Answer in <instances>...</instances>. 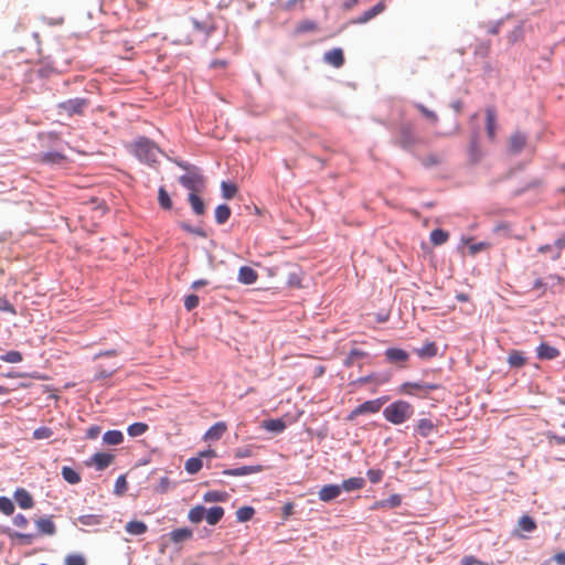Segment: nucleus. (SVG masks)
Listing matches in <instances>:
<instances>
[{
	"label": "nucleus",
	"mask_w": 565,
	"mask_h": 565,
	"mask_svg": "<svg viewBox=\"0 0 565 565\" xmlns=\"http://www.w3.org/2000/svg\"><path fill=\"white\" fill-rule=\"evenodd\" d=\"M414 414L413 406L406 401H396L383 411L385 419L394 425H401Z\"/></svg>",
	"instance_id": "f257e3e1"
},
{
	"label": "nucleus",
	"mask_w": 565,
	"mask_h": 565,
	"mask_svg": "<svg viewBox=\"0 0 565 565\" xmlns=\"http://www.w3.org/2000/svg\"><path fill=\"white\" fill-rule=\"evenodd\" d=\"M134 150L138 159L148 164L156 163L160 154L159 148L152 141L146 138H141L136 141Z\"/></svg>",
	"instance_id": "f03ea898"
},
{
	"label": "nucleus",
	"mask_w": 565,
	"mask_h": 565,
	"mask_svg": "<svg viewBox=\"0 0 565 565\" xmlns=\"http://www.w3.org/2000/svg\"><path fill=\"white\" fill-rule=\"evenodd\" d=\"M440 388L441 385L438 383L405 382L401 385L399 392L406 395H416L422 398H427L430 392Z\"/></svg>",
	"instance_id": "7ed1b4c3"
},
{
	"label": "nucleus",
	"mask_w": 565,
	"mask_h": 565,
	"mask_svg": "<svg viewBox=\"0 0 565 565\" xmlns=\"http://www.w3.org/2000/svg\"><path fill=\"white\" fill-rule=\"evenodd\" d=\"M90 102L87 98H71L65 102L57 104V109L60 114H65L68 117L72 116H82L85 113V109L89 106Z\"/></svg>",
	"instance_id": "20e7f679"
},
{
	"label": "nucleus",
	"mask_w": 565,
	"mask_h": 565,
	"mask_svg": "<svg viewBox=\"0 0 565 565\" xmlns=\"http://www.w3.org/2000/svg\"><path fill=\"white\" fill-rule=\"evenodd\" d=\"M179 182L186 188L190 193L199 194L205 188V179L198 171H190L179 178Z\"/></svg>",
	"instance_id": "39448f33"
},
{
	"label": "nucleus",
	"mask_w": 565,
	"mask_h": 565,
	"mask_svg": "<svg viewBox=\"0 0 565 565\" xmlns=\"http://www.w3.org/2000/svg\"><path fill=\"white\" fill-rule=\"evenodd\" d=\"M418 142L417 137L414 134V129L409 124H403L399 127L396 143L402 148L409 149Z\"/></svg>",
	"instance_id": "423d86ee"
},
{
	"label": "nucleus",
	"mask_w": 565,
	"mask_h": 565,
	"mask_svg": "<svg viewBox=\"0 0 565 565\" xmlns=\"http://www.w3.org/2000/svg\"><path fill=\"white\" fill-rule=\"evenodd\" d=\"M381 399H372L366 401L362 403L361 405L356 406L349 415V419H354L355 417L363 415V414H375L380 412L382 407Z\"/></svg>",
	"instance_id": "0eeeda50"
},
{
	"label": "nucleus",
	"mask_w": 565,
	"mask_h": 565,
	"mask_svg": "<svg viewBox=\"0 0 565 565\" xmlns=\"http://www.w3.org/2000/svg\"><path fill=\"white\" fill-rule=\"evenodd\" d=\"M386 9V4L384 0L379 1L374 7L371 9L364 11L361 15L355 18L352 22L354 24H364L372 19H374L376 15L381 14Z\"/></svg>",
	"instance_id": "6e6552de"
},
{
	"label": "nucleus",
	"mask_w": 565,
	"mask_h": 565,
	"mask_svg": "<svg viewBox=\"0 0 565 565\" xmlns=\"http://www.w3.org/2000/svg\"><path fill=\"white\" fill-rule=\"evenodd\" d=\"M486 131L488 138L493 141L497 135V111L492 106L486 109Z\"/></svg>",
	"instance_id": "1a4fd4ad"
},
{
	"label": "nucleus",
	"mask_w": 565,
	"mask_h": 565,
	"mask_svg": "<svg viewBox=\"0 0 565 565\" xmlns=\"http://www.w3.org/2000/svg\"><path fill=\"white\" fill-rule=\"evenodd\" d=\"M341 492L340 484H326L319 490L318 497L322 502H330L337 499Z\"/></svg>",
	"instance_id": "9d476101"
},
{
	"label": "nucleus",
	"mask_w": 565,
	"mask_h": 565,
	"mask_svg": "<svg viewBox=\"0 0 565 565\" xmlns=\"http://www.w3.org/2000/svg\"><path fill=\"white\" fill-rule=\"evenodd\" d=\"M263 470H264V467L260 465L244 466V467L234 468V469H226L223 471V475L231 476V477H241V476H246V475H252V473H258V472H262Z\"/></svg>",
	"instance_id": "9b49d317"
},
{
	"label": "nucleus",
	"mask_w": 565,
	"mask_h": 565,
	"mask_svg": "<svg viewBox=\"0 0 565 565\" xmlns=\"http://www.w3.org/2000/svg\"><path fill=\"white\" fill-rule=\"evenodd\" d=\"M227 426L224 422H217L211 426L203 436L204 440H218L226 433Z\"/></svg>",
	"instance_id": "f8f14e48"
},
{
	"label": "nucleus",
	"mask_w": 565,
	"mask_h": 565,
	"mask_svg": "<svg viewBox=\"0 0 565 565\" xmlns=\"http://www.w3.org/2000/svg\"><path fill=\"white\" fill-rule=\"evenodd\" d=\"M324 62L328 64L339 68L344 64V55L341 49H332L324 53L323 55Z\"/></svg>",
	"instance_id": "ddd939ff"
},
{
	"label": "nucleus",
	"mask_w": 565,
	"mask_h": 565,
	"mask_svg": "<svg viewBox=\"0 0 565 565\" xmlns=\"http://www.w3.org/2000/svg\"><path fill=\"white\" fill-rule=\"evenodd\" d=\"M565 248V237L557 238L552 245H543L539 248V252L544 254L547 249H553L551 259L556 260L561 257L563 249Z\"/></svg>",
	"instance_id": "4468645a"
},
{
	"label": "nucleus",
	"mask_w": 565,
	"mask_h": 565,
	"mask_svg": "<svg viewBox=\"0 0 565 565\" xmlns=\"http://www.w3.org/2000/svg\"><path fill=\"white\" fill-rule=\"evenodd\" d=\"M14 499L21 509H31L34 504L31 494L23 488L15 490Z\"/></svg>",
	"instance_id": "2eb2a0df"
},
{
	"label": "nucleus",
	"mask_w": 565,
	"mask_h": 565,
	"mask_svg": "<svg viewBox=\"0 0 565 565\" xmlns=\"http://www.w3.org/2000/svg\"><path fill=\"white\" fill-rule=\"evenodd\" d=\"M526 145V137L521 132H515L510 137L509 149L512 153H519Z\"/></svg>",
	"instance_id": "dca6fc26"
},
{
	"label": "nucleus",
	"mask_w": 565,
	"mask_h": 565,
	"mask_svg": "<svg viewBox=\"0 0 565 565\" xmlns=\"http://www.w3.org/2000/svg\"><path fill=\"white\" fill-rule=\"evenodd\" d=\"M536 353L540 360H553L559 355V351L547 343H541Z\"/></svg>",
	"instance_id": "f3484780"
},
{
	"label": "nucleus",
	"mask_w": 565,
	"mask_h": 565,
	"mask_svg": "<svg viewBox=\"0 0 565 565\" xmlns=\"http://www.w3.org/2000/svg\"><path fill=\"white\" fill-rule=\"evenodd\" d=\"M364 486H365V480L361 477L349 478L340 484L341 491H347V492L361 490L364 488Z\"/></svg>",
	"instance_id": "a211bd4d"
},
{
	"label": "nucleus",
	"mask_w": 565,
	"mask_h": 565,
	"mask_svg": "<svg viewBox=\"0 0 565 565\" xmlns=\"http://www.w3.org/2000/svg\"><path fill=\"white\" fill-rule=\"evenodd\" d=\"M258 278V274L249 266H243L238 271V280L245 285L254 284Z\"/></svg>",
	"instance_id": "6ab92c4d"
},
{
	"label": "nucleus",
	"mask_w": 565,
	"mask_h": 565,
	"mask_svg": "<svg viewBox=\"0 0 565 565\" xmlns=\"http://www.w3.org/2000/svg\"><path fill=\"white\" fill-rule=\"evenodd\" d=\"M414 352L422 359H431L437 355L438 348L435 342H426L422 348H417Z\"/></svg>",
	"instance_id": "aec40b11"
},
{
	"label": "nucleus",
	"mask_w": 565,
	"mask_h": 565,
	"mask_svg": "<svg viewBox=\"0 0 565 565\" xmlns=\"http://www.w3.org/2000/svg\"><path fill=\"white\" fill-rule=\"evenodd\" d=\"M367 356H369L367 352H365L363 350H360V349H356V348H353L348 353L345 360L343 361V364L347 367H351L354 364H356L360 360H363V359H365Z\"/></svg>",
	"instance_id": "412c9836"
},
{
	"label": "nucleus",
	"mask_w": 565,
	"mask_h": 565,
	"mask_svg": "<svg viewBox=\"0 0 565 565\" xmlns=\"http://www.w3.org/2000/svg\"><path fill=\"white\" fill-rule=\"evenodd\" d=\"M114 460V456L107 452H97L93 456L92 461L97 470L107 468Z\"/></svg>",
	"instance_id": "4be33fe9"
},
{
	"label": "nucleus",
	"mask_w": 565,
	"mask_h": 565,
	"mask_svg": "<svg viewBox=\"0 0 565 565\" xmlns=\"http://www.w3.org/2000/svg\"><path fill=\"white\" fill-rule=\"evenodd\" d=\"M385 355L390 362H405L408 360V353L398 348H390L385 351Z\"/></svg>",
	"instance_id": "5701e85b"
},
{
	"label": "nucleus",
	"mask_w": 565,
	"mask_h": 565,
	"mask_svg": "<svg viewBox=\"0 0 565 565\" xmlns=\"http://www.w3.org/2000/svg\"><path fill=\"white\" fill-rule=\"evenodd\" d=\"M224 515V509L222 507H212L205 512V520L210 525L217 524Z\"/></svg>",
	"instance_id": "b1692460"
},
{
	"label": "nucleus",
	"mask_w": 565,
	"mask_h": 565,
	"mask_svg": "<svg viewBox=\"0 0 565 565\" xmlns=\"http://www.w3.org/2000/svg\"><path fill=\"white\" fill-rule=\"evenodd\" d=\"M402 503V498L399 494H392L385 500L376 501L372 509H380V508H396L399 507Z\"/></svg>",
	"instance_id": "393cba45"
},
{
	"label": "nucleus",
	"mask_w": 565,
	"mask_h": 565,
	"mask_svg": "<svg viewBox=\"0 0 565 565\" xmlns=\"http://www.w3.org/2000/svg\"><path fill=\"white\" fill-rule=\"evenodd\" d=\"M40 160L45 163L61 164L66 161V157L57 151H49L40 156Z\"/></svg>",
	"instance_id": "a878e982"
},
{
	"label": "nucleus",
	"mask_w": 565,
	"mask_h": 565,
	"mask_svg": "<svg viewBox=\"0 0 565 565\" xmlns=\"http://www.w3.org/2000/svg\"><path fill=\"white\" fill-rule=\"evenodd\" d=\"M417 433L422 437H428L435 429V425L428 418H422L416 425Z\"/></svg>",
	"instance_id": "bb28decb"
},
{
	"label": "nucleus",
	"mask_w": 565,
	"mask_h": 565,
	"mask_svg": "<svg viewBox=\"0 0 565 565\" xmlns=\"http://www.w3.org/2000/svg\"><path fill=\"white\" fill-rule=\"evenodd\" d=\"M36 526L42 534L53 535L56 531L54 522L49 518L39 519Z\"/></svg>",
	"instance_id": "cd10ccee"
},
{
	"label": "nucleus",
	"mask_w": 565,
	"mask_h": 565,
	"mask_svg": "<svg viewBox=\"0 0 565 565\" xmlns=\"http://www.w3.org/2000/svg\"><path fill=\"white\" fill-rule=\"evenodd\" d=\"M189 203L196 215H203L205 213V205L199 194L190 193Z\"/></svg>",
	"instance_id": "c85d7f7f"
},
{
	"label": "nucleus",
	"mask_w": 565,
	"mask_h": 565,
	"mask_svg": "<svg viewBox=\"0 0 565 565\" xmlns=\"http://www.w3.org/2000/svg\"><path fill=\"white\" fill-rule=\"evenodd\" d=\"M148 526L142 521H130L126 524V531L131 535H141L146 533Z\"/></svg>",
	"instance_id": "c756f323"
},
{
	"label": "nucleus",
	"mask_w": 565,
	"mask_h": 565,
	"mask_svg": "<svg viewBox=\"0 0 565 565\" xmlns=\"http://www.w3.org/2000/svg\"><path fill=\"white\" fill-rule=\"evenodd\" d=\"M449 238L448 232L441 230V228H435L430 233V242L435 246H439L445 244Z\"/></svg>",
	"instance_id": "7c9ffc66"
},
{
	"label": "nucleus",
	"mask_w": 565,
	"mask_h": 565,
	"mask_svg": "<svg viewBox=\"0 0 565 565\" xmlns=\"http://www.w3.org/2000/svg\"><path fill=\"white\" fill-rule=\"evenodd\" d=\"M103 440L107 445H119L124 440V435L119 430H108L104 434Z\"/></svg>",
	"instance_id": "2f4dec72"
},
{
	"label": "nucleus",
	"mask_w": 565,
	"mask_h": 565,
	"mask_svg": "<svg viewBox=\"0 0 565 565\" xmlns=\"http://www.w3.org/2000/svg\"><path fill=\"white\" fill-rule=\"evenodd\" d=\"M206 509L203 505L193 507L188 514L190 522L200 523L203 519H205Z\"/></svg>",
	"instance_id": "473e14b6"
},
{
	"label": "nucleus",
	"mask_w": 565,
	"mask_h": 565,
	"mask_svg": "<svg viewBox=\"0 0 565 565\" xmlns=\"http://www.w3.org/2000/svg\"><path fill=\"white\" fill-rule=\"evenodd\" d=\"M62 476L64 480L71 484H77L82 480L81 475L71 467H63Z\"/></svg>",
	"instance_id": "72a5a7b5"
},
{
	"label": "nucleus",
	"mask_w": 565,
	"mask_h": 565,
	"mask_svg": "<svg viewBox=\"0 0 565 565\" xmlns=\"http://www.w3.org/2000/svg\"><path fill=\"white\" fill-rule=\"evenodd\" d=\"M231 216V209L226 204H221L215 209V221L218 224H224Z\"/></svg>",
	"instance_id": "f704fd0d"
},
{
	"label": "nucleus",
	"mask_w": 565,
	"mask_h": 565,
	"mask_svg": "<svg viewBox=\"0 0 565 565\" xmlns=\"http://www.w3.org/2000/svg\"><path fill=\"white\" fill-rule=\"evenodd\" d=\"M203 467L202 459L200 457H192L185 461L184 468L188 473L194 475L199 472Z\"/></svg>",
	"instance_id": "c9c22d12"
},
{
	"label": "nucleus",
	"mask_w": 565,
	"mask_h": 565,
	"mask_svg": "<svg viewBox=\"0 0 565 565\" xmlns=\"http://www.w3.org/2000/svg\"><path fill=\"white\" fill-rule=\"evenodd\" d=\"M158 202H159V205L163 210H171L172 209V200H171L169 193L167 192V190L163 186L159 188V191H158Z\"/></svg>",
	"instance_id": "e433bc0d"
},
{
	"label": "nucleus",
	"mask_w": 565,
	"mask_h": 565,
	"mask_svg": "<svg viewBox=\"0 0 565 565\" xmlns=\"http://www.w3.org/2000/svg\"><path fill=\"white\" fill-rule=\"evenodd\" d=\"M171 540L175 543L184 542L192 536V531L189 529H177L171 532Z\"/></svg>",
	"instance_id": "4c0bfd02"
},
{
	"label": "nucleus",
	"mask_w": 565,
	"mask_h": 565,
	"mask_svg": "<svg viewBox=\"0 0 565 565\" xmlns=\"http://www.w3.org/2000/svg\"><path fill=\"white\" fill-rule=\"evenodd\" d=\"M508 363L513 367H521L525 364V358L520 351H512L508 356Z\"/></svg>",
	"instance_id": "58836bf2"
},
{
	"label": "nucleus",
	"mask_w": 565,
	"mask_h": 565,
	"mask_svg": "<svg viewBox=\"0 0 565 565\" xmlns=\"http://www.w3.org/2000/svg\"><path fill=\"white\" fill-rule=\"evenodd\" d=\"M148 430V425L145 423H134L127 428V433L131 437L143 435Z\"/></svg>",
	"instance_id": "ea45409f"
},
{
	"label": "nucleus",
	"mask_w": 565,
	"mask_h": 565,
	"mask_svg": "<svg viewBox=\"0 0 565 565\" xmlns=\"http://www.w3.org/2000/svg\"><path fill=\"white\" fill-rule=\"evenodd\" d=\"M255 514V510L252 507H242L236 511V519L238 522L249 521Z\"/></svg>",
	"instance_id": "a19ab883"
},
{
	"label": "nucleus",
	"mask_w": 565,
	"mask_h": 565,
	"mask_svg": "<svg viewBox=\"0 0 565 565\" xmlns=\"http://www.w3.org/2000/svg\"><path fill=\"white\" fill-rule=\"evenodd\" d=\"M264 427L270 431L281 433L286 428V424L281 419H270L264 422Z\"/></svg>",
	"instance_id": "79ce46f5"
},
{
	"label": "nucleus",
	"mask_w": 565,
	"mask_h": 565,
	"mask_svg": "<svg viewBox=\"0 0 565 565\" xmlns=\"http://www.w3.org/2000/svg\"><path fill=\"white\" fill-rule=\"evenodd\" d=\"M318 29V25L315 21L311 20H303L300 21L296 28L297 33H306V32H313Z\"/></svg>",
	"instance_id": "37998d69"
},
{
	"label": "nucleus",
	"mask_w": 565,
	"mask_h": 565,
	"mask_svg": "<svg viewBox=\"0 0 565 565\" xmlns=\"http://www.w3.org/2000/svg\"><path fill=\"white\" fill-rule=\"evenodd\" d=\"M0 360L7 363H20L23 360V356L19 351L11 350L2 354Z\"/></svg>",
	"instance_id": "c03bdc74"
},
{
	"label": "nucleus",
	"mask_w": 565,
	"mask_h": 565,
	"mask_svg": "<svg viewBox=\"0 0 565 565\" xmlns=\"http://www.w3.org/2000/svg\"><path fill=\"white\" fill-rule=\"evenodd\" d=\"M519 527L525 532H532L535 530L536 524L534 520L529 515H523L519 520Z\"/></svg>",
	"instance_id": "a18cd8bd"
},
{
	"label": "nucleus",
	"mask_w": 565,
	"mask_h": 565,
	"mask_svg": "<svg viewBox=\"0 0 565 565\" xmlns=\"http://www.w3.org/2000/svg\"><path fill=\"white\" fill-rule=\"evenodd\" d=\"M227 494L221 491H209L204 494L205 502H222L226 500Z\"/></svg>",
	"instance_id": "49530a36"
},
{
	"label": "nucleus",
	"mask_w": 565,
	"mask_h": 565,
	"mask_svg": "<svg viewBox=\"0 0 565 565\" xmlns=\"http://www.w3.org/2000/svg\"><path fill=\"white\" fill-rule=\"evenodd\" d=\"M222 194L225 199H233L237 192V186L234 183L223 181L221 184Z\"/></svg>",
	"instance_id": "de8ad7c7"
},
{
	"label": "nucleus",
	"mask_w": 565,
	"mask_h": 565,
	"mask_svg": "<svg viewBox=\"0 0 565 565\" xmlns=\"http://www.w3.org/2000/svg\"><path fill=\"white\" fill-rule=\"evenodd\" d=\"M0 511L6 515H11L14 512L13 502L6 497H0Z\"/></svg>",
	"instance_id": "09e8293b"
},
{
	"label": "nucleus",
	"mask_w": 565,
	"mask_h": 565,
	"mask_svg": "<svg viewBox=\"0 0 565 565\" xmlns=\"http://www.w3.org/2000/svg\"><path fill=\"white\" fill-rule=\"evenodd\" d=\"M53 436V430L50 427H39L33 431L34 439H49Z\"/></svg>",
	"instance_id": "8fccbe9b"
},
{
	"label": "nucleus",
	"mask_w": 565,
	"mask_h": 565,
	"mask_svg": "<svg viewBox=\"0 0 565 565\" xmlns=\"http://www.w3.org/2000/svg\"><path fill=\"white\" fill-rule=\"evenodd\" d=\"M415 107L423 114V116L428 119L430 122L436 124L438 121V116L433 111L425 107L423 104H416Z\"/></svg>",
	"instance_id": "3c124183"
},
{
	"label": "nucleus",
	"mask_w": 565,
	"mask_h": 565,
	"mask_svg": "<svg viewBox=\"0 0 565 565\" xmlns=\"http://www.w3.org/2000/svg\"><path fill=\"white\" fill-rule=\"evenodd\" d=\"M78 521L83 525H97L100 523V516L94 514H85L81 515Z\"/></svg>",
	"instance_id": "603ef678"
},
{
	"label": "nucleus",
	"mask_w": 565,
	"mask_h": 565,
	"mask_svg": "<svg viewBox=\"0 0 565 565\" xmlns=\"http://www.w3.org/2000/svg\"><path fill=\"white\" fill-rule=\"evenodd\" d=\"M65 565H86V559L81 554H70L65 558Z\"/></svg>",
	"instance_id": "864d4df0"
},
{
	"label": "nucleus",
	"mask_w": 565,
	"mask_h": 565,
	"mask_svg": "<svg viewBox=\"0 0 565 565\" xmlns=\"http://www.w3.org/2000/svg\"><path fill=\"white\" fill-rule=\"evenodd\" d=\"M254 454V447L253 446H244L235 449L234 457L235 458H247L252 457Z\"/></svg>",
	"instance_id": "5fc2aeb1"
},
{
	"label": "nucleus",
	"mask_w": 565,
	"mask_h": 565,
	"mask_svg": "<svg viewBox=\"0 0 565 565\" xmlns=\"http://www.w3.org/2000/svg\"><path fill=\"white\" fill-rule=\"evenodd\" d=\"M366 476L372 483H379L382 481L384 472L380 469H370Z\"/></svg>",
	"instance_id": "6e6d98bb"
},
{
	"label": "nucleus",
	"mask_w": 565,
	"mask_h": 565,
	"mask_svg": "<svg viewBox=\"0 0 565 565\" xmlns=\"http://www.w3.org/2000/svg\"><path fill=\"white\" fill-rule=\"evenodd\" d=\"M199 305V297L196 295H189L184 299V307L188 311L193 310Z\"/></svg>",
	"instance_id": "4d7b16f0"
},
{
	"label": "nucleus",
	"mask_w": 565,
	"mask_h": 565,
	"mask_svg": "<svg viewBox=\"0 0 565 565\" xmlns=\"http://www.w3.org/2000/svg\"><path fill=\"white\" fill-rule=\"evenodd\" d=\"M490 248V244L487 243V242H480V243H477V244H471L469 246V254L470 255H476L477 253L481 252V250H486Z\"/></svg>",
	"instance_id": "13d9d810"
},
{
	"label": "nucleus",
	"mask_w": 565,
	"mask_h": 565,
	"mask_svg": "<svg viewBox=\"0 0 565 565\" xmlns=\"http://www.w3.org/2000/svg\"><path fill=\"white\" fill-rule=\"evenodd\" d=\"M180 226H181L182 230H184V231H186V232H189L191 234H194L196 236H200V237H205L206 236L205 232L201 227H193V226H191V225H189L186 223H181Z\"/></svg>",
	"instance_id": "bf43d9fd"
},
{
	"label": "nucleus",
	"mask_w": 565,
	"mask_h": 565,
	"mask_svg": "<svg viewBox=\"0 0 565 565\" xmlns=\"http://www.w3.org/2000/svg\"><path fill=\"white\" fill-rule=\"evenodd\" d=\"M127 489V481L125 476H119L115 483V491L118 494H122Z\"/></svg>",
	"instance_id": "052dcab7"
},
{
	"label": "nucleus",
	"mask_w": 565,
	"mask_h": 565,
	"mask_svg": "<svg viewBox=\"0 0 565 565\" xmlns=\"http://www.w3.org/2000/svg\"><path fill=\"white\" fill-rule=\"evenodd\" d=\"M0 310L15 315L14 307L6 298H0Z\"/></svg>",
	"instance_id": "680f3d73"
},
{
	"label": "nucleus",
	"mask_w": 565,
	"mask_h": 565,
	"mask_svg": "<svg viewBox=\"0 0 565 565\" xmlns=\"http://www.w3.org/2000/svg\"><path fill=\"white\" fill-rule=\"evenodd\" d=\"M470 157H471V160L472 161H478L479 158H480V151H479V148H478V143L476 140H473L471 142V146H470Z\"/></svg>",
	"instance_id": "e2e57ef3"
},
{
	"label": "nucleus",
	"mask_w": 565,
	"mask_h": 565,
	"mask_svg": "<svg viewBox=\"0 0 565 565\" xmlns=\"http://www.w3.org/2000/svg\"><path fill=\"white\" fill-rule=\"evenodd\" d=\"M15 537L19 539L24 544H31L34 539V534L32 533H15Z\"/></svg>",
	"instance_id": "0e129e2a"
},
{
	"label": "nucleus",
	"mask_w": 565,
	"mask_h": 565,
	"mask_svg": "<svg viewBox=\"0 0 565 565\" xmlns=\"http://www.w3.org/2000/svg\"><path fill=\"white\" fill-rule=\"evenodd\" d=\"M28 519L23 514H17L13 518V524L19 527H25L28 525Z\"/></svg>",
	"instance_id": "69168bd1"
},
{
	"label": "nucleus",
	"mask_w": 565,
	"mask_h": 565,
	"mask_svg": "<svg viewBox=\"0 0 565 565\" xmlns=\"http://www.w3.org/2000/svg\"><path fill=\"white\" fill-rule=\"evenodd\" d=\"M461 565H482V563L473 556H465L461 561Z\"/></svg>",
	"instance_id": "338daca9"
},
{
	"label": "nucleus",
	"mask_w": 565,
	"mask_h": 565,
	"mask_svg": "<svg viewBox=\"0 0 565 565\" xmlns=\"http://www.w3.org/2000/svg\"><path fill=\"white\" fill-rule=\"evenodd\" d=\"M199 457L202 458H215L216 452L213 449L203 450L199 454Z\"/></svg>",
	"instance_id": "774afa93"
}]
</instances>
